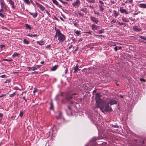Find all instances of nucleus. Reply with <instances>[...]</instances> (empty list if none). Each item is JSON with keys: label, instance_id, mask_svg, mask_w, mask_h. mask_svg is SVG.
Here are the masks:
<instances>
[{"label": "nucleus", "instance_id": "f257e3e1", "mask_svg": "<svg viewBox=\"0 0 146 146\" xmlns=\"http://www.w3.org/2000/svg\"><path fill=\"white\" fill-rule=\"evenodd\" d=\"M118 100L114 98H108L106 99V104L103 105L102 107L100 108V110L104 113L105 112H108L111 111L112 108L109 106V105L110 106L116 104L117 103Z\"/></svg>", "mask_w": 146, "mask_h": 146}, {"label": "nucleus", "instance_id": "f03ea898", "mask_svg": "<svg viewBox=\"0 0 146 146\" xmlns=\"http://www.w3.org/2000/svg\"><path fill=\"white\" fill-rule=\"evenodd\" d=\"M55 30L56 31V33L54 38L57 37L58 38V40L59 41V42H63L65 40V36L61 32L59 29H56V27L55 28Z\"/></svg>", "mask_w": 146, "mask_h": 146}, {"label": "nucleus", "instance_id": "7ed1b4c3", "mask_svg": "<svg viewBox=\"0 0 146 146\" xmlns=\"http://www.w3.org/2000/svg\"><path fill=\"white\" fill-rule=\"evenodd\" d=\"M98 138L94 137L91 140V142L88 143L85 146H97L96 143L94 141L95 140L98 139Z\"/></svg>", "mask_w": 146, "mask_h": 146}, {"label": "nucleus", "instance_id": "20e7f679", "mask_svg": "<svg viewBox=\"0 0 146 146\" xmlns=\"http://www.w3.org/2000/svg\"><path fill=\"white\" fill-rule=\"evenodd\" d=\"M99 1L100 3V4L99 5L100 11L101 12H103L105 9L104 7V3L102 1L100 0H99Z\"/></svg>", "mask_w": 146, "mask_h": 146}, {"label": "nucleus", "instance_id": "39448f33", "mask_svg": "<svg viewBox=\"0 0 146 146\" xmlns=\"http://www.w3.org/2000/svg\"><path fill=\"white\" fill-rule=\"evenodd\" d=\"M100 95L99 93H97L96 94L95 100L96 103L98 104L100 102Z\"/></svg>", "mask_w": 146, "mask_h": 146}, {"label": "nucleus", "instance_id": "423d86ee", "mask_svg": "<svg viewBox=\"0 0 146 146\" xmlns=\"http://www.w3.org/2000/svg\"><path fill=\"white\" fill-rule=\"evenodd\" d=\"M133 29L134 31L136 32H140L142 30V29L140 27L137 26H133Z\"/></svg>", "mask_w": 146, "mask_h": 146}, {"label": "nucleus", "instance_id": "0eeeda50", "mask_svg": "<svg viewBox=\"0 0 146 146\" xmlns=\"http://www.w3.org/2000/svg\"><path fill=\"white\" fill-rule=\"evenodd\" d=\"M80 0H76L75 2L72 3V5L74 7H78L80 4Z\"/></svg>", "mask_w": 146, "mask_h": 146}, {"label": "nucleus", "instance_id": "6e6552de", "mask_svg": "<svg viewBox=\"0 0 146 146\" xmlns=\"http://www.w3.org/2000/svg\"><path fill=\"white\" fill-rule=\"evenodd\" d=\"M1 7L2 8L6 9L7 8V6L5 5V3L3 0L0 1Z\"/></svg>", "mask_w": 146, "mask_h": 146}, {"label": "nucleus", "instance_id": "1a4fd4ad", "mask_svg": "<svg viewBox=\"0 0 146 146\" xmlns=\"http://www.w3.org/2000/svg\"><path fill=\"white\" fill-rule=\"evenodd\" d=\"M90 18L92 21L95 23L97 24L99 22L97 18L91 16L90 17Z\"/></svg>", "mask_w": 146, "mask_h": 146}, {"label": "nucleus", "instance_id": "9d476101", "mask_svg": "<svg viewBox=\"0 0 146 146\" xmlns=\"http://www.w3.org/2000/svg\"><path fill=\"white\" fill-rule=\"evenodd\" d=\"M66 111L68 115H70L72 114V110L70 106H68L67 109L66 110Z\"/></svg>", "mask_w": 146, "mask_h": 146}, {"label": "nucleus", "instance_id": "9b49d317", "mask_svg": "<svg viewBox=\"0 0 146 146\" xmlns=\"http://www.w3.org/2000/svg\"><path fill=\"white\" fill-rule=\"evenodd\" d=\"M36 5L40 9V10L43 11L45 9V7L42 5L37 2L35 3Z\"/></svg>", "mask_w": 146, "mask_h": 146}, {"label": "nucleus", "instance_id": "f8f14e48", "mask_svg": "<svg viewBox=\"0 0 146 146\" xmlns=\"http://www.w3.org/2000/svg\"><path fill=\"white\" fill-rule=\"evenodd\" d=\"M120 11L121 13H124L126 14H127L128 13L127 11L125 9H123V7L120 8Z\"/></svg>", "mask_w": 146, "mask_h": 146}, {"label": "nucleus", "instance_id": "ddd939ff", "mask_svg": "<svg viewBox=\"0 0 146 146\" xmlns=\"http://www.w3.org/2000/svg\"><path fill=\"white\" fill-rule=\"evenodd\" d=\"M138 7L141 8L146 9V4L144 3H142L139 4L138 5Z\"/></svg>", "mask_w": 146, "mask_h": 146}, {"label": "nucleus", "instance_id": "4468645a", "mask_svg": "<svg viewBox=\"0 0 146 146\" xmlns=\"http://www.w3.org/2000/svg\"><path fill=\"white\" fill-rule=\"evenodd\" d=\"M99 28V26L94 24H93L91 26V28L92 30H97Z\"/></svg>", "mask_w": 146, "mask_h": 146}, {"label": "nucleus", "instance_id": "2eb2a0df", "mask_svg": "<svg viewBox=\"0 0 146 146\" xmlns=\"http://www.w3.org/2000/svg\"><path fill=\"white\" fill-rule=\"evenodd\" d=\"M9 3L12 6L11 7L13 9L15 8V6L14 2L12 0H9Z\"/></svg>", "mask_w": 146, "mask_h": 146}, {"label": "nucleus", "instance_id": "dca6fc26", "mask_svg": "<svg viewBox=\"0 0 146 146\" xmlns=\"http://www.w3.org/2000/svg\"><path fill=\"white\" fill-rule=\"evenodd\" d=\"M36 42L40 45H42L44 44L45 41H44L41 40L39 41H37Z\"/></svg>", "mask_w": 146, "mask_h": 146}, {"label": "nucleus", "instance_id": "f3484780", "mask_svg": "<svg viewBox=\"0 0 146 146\" xmlns=\"http://www.w3.org/2000/svg\"><path fill=\"white\" fill-rule=\"evenodd\" d=\"M29 13L30 15H32L33 16V17L34 18H35L38 15V14L37 13H31V12H29Z\"/></svg>", "mask_w": 146, "mask_h": 146}, {"label": "nucleus", "instance_id": "a211bd4d", "mask_svg": "<svg viewBox=\"0 0 146 146\" xmlns=\"http://www.w3.org/2000/svg\"><path fill=\"white\" fill-rule=\"evenodd\" d=\"M80 10L83 12L85 13L86 14L88 12L87 9L85 8H82L80 9Z\"/></svg>", "mask_w": 146, "mask_h": 146}, {"label": "nucleus", "instance_id": "6ab92c4d", "mask_svg": "<svg viewBox=\"0 0 146 146\" xmlns=\"http://www.w3.org/2000/svg\"><path fill=\"white\" fill-rule=\"evenodd\" d=\"M53 3L57 6H59V7H61L58 1L56 0H52Z\"/></svg>", "mask_w": 146, "mask_h": 146}, {"label": "nucleus", "instance_id": "aec40b11", "mask_svg": "<svg viewBox=\"0 0 146 146\" xmlns=\"http://www.w3.org/2000/svg\"><path fill=\"white\" fill-rule=\"evenodd\" d=\"M58 66L57 65H55L51 69V70L52 71H54L57 68Z\"/></svg>", "mask_w": 146, "mask_h": 146}, {"label": "nucleus", "instance_id": "412c9836", "mask_svg": "<svg viewBox=\"0 0 146 146\" xmlns=\"http://www.w3.org/2000/svg\"><path fill=\"white\" fill-rule=\"evenodd\" d=\"M74 72H75L78 71L79 70L78 66V65H77L74 68Z\"/></svg>", "mask_w": 146, "mask_h": 146}, {"label": "nucleus", "instance_id": "4be33fe9", "mask_svg": "<svg viewBox=\"0 0 146 146\" xmlns=\"http://www.w3.org/2000/svg\"><path fill=\"white\" fill-rule=\"evenodd\" d=\"M57 119H61L62 118V114L61 113H60L58 116H57Z\"/></svg>", "mask_w": 146, "mask_h": 146}, {"label": "nucleus", "instance_id": "5701e85b", "mask_svg": "<svg viewBox=\"0 0 146 146\" xmlns=\"http://www.w3.org/2000/svg\"><path fill=\"white\" fill-rule=\"evenodd\" d=\"M122 21L123 22H127L129 21V20H128L127 18L122 17Z\"/></svg>", "mask_w": 146, "mask_h": 146}, {"label": "nucleus", "instance_id": "b1692460", "mask_svg": "<svg viewBox=\"0 0 146 146\" xmlns=\"http://www.w3.org/2000/svg\"><path fill=\"white\" fill-rule=\"evenodd\" d=\"M24 2L28 5H29L30 4V1L29 0H23Z\"/></svg>", "mask_w": 146, "mask_h": 146}, {"label": "nucleus", "instance_id": "393cba45", "mask_svg": "<svg viewBox=\"0 0 146 146\" xmlns=\"http://www.w3.org/2000/svg\"><path fill=\"white\" fill-rule=\"evenodd\" d=\"M113 12H114V16L115 17H116L118 15V13L115 10L113 11Z\"/></svg>", "mask_w": 146, "mask_h": 146}, {"label": "nucleus", "instance_id": "a878e982", "mask_svg": "<svg viewBox=\"0 0 146 146\" xmlns=\"http://www.w3.org/2000/svg\"><path fill=\"white\" fill-rule=\"evenodd\" d=\"M26 27L28 29L31 30L32 29V27H31L29 24H25Z\"/></svg>", "mask_w": 146, "mask_h": 146}, {"label": "nucleus", "instance_id": "bb28decb", "mask_svg": "<svg viewBox=\"0 0 146 146\" xmlns=\"http://www.w3.org/2000/svg\"><path fill=\"white\" fill-rule=\"evenodd\" d=\"M50 109L52 110H53V103H52V100H51L50 103Z\"/></svg>", "mask_w": 146, "mask_h": 146}, {"label": "nucleus", "instance_id": "cd10ccee", "mask_svg": "<svg viewBox=\"0 0 146 146\" xmlns=\"http://www.w3.org/2000/svg\"><path fill=\"white\" fill-rule=\"evenodd\" d=\"M139 37L141 39H142L146 41V37L145 36L139 35Z\"/></svg>", "mask_w": 146, "mask_h": 146}, {"label": "nucleus", "instance_id": "c85d7f7f", "mask_svg": "<svg viewBox=\"0 0 146 146\" xmlns=\"http://www.w3.org/2000/svg\"><path fill=\"white\" fill-rule=\"evenodd\" d=\"M62 3L64 4L68 5V4L67 2H65L63 1L62 0H59Z\"/></svg>", "mask_w": 146, "mask_h": 146}, {"label": "nucleus", "instance_id": "c756f323", "mask_svg": "<svg viewBox=\"0 0 146 146\" xmlns=\"http://www.w3.org/2000/svg\"><path fill=\"white\" fill-rule=\"evenodd\" d=\"M16 95V92H15L13 94H10L9 96L11 97H13Z\"/></svg>", "mask_w": 146, "mask_h": 146}, {"label": "nucleus", "instance_id": "7c9ffc66", "mask_svg": "<svg viewBox=\"0 0 146 146\" xmlns=\"http://www.w3.org/2000/svg\"><path fill=\"white\" fill-rule=\"evenodd\" d=\"M23 42L24 44H28L29 43V42L27 40L25 39H24L23 40Z\"/></svg>", "mask_w": 146, "mask_h": 146}, {"label": "nucleus", "instance_id": "2f4dec72", "mask_svg": "<svg viewBox=\"0 0 146 146\" xmlns=\"http://www.w3.org/2000/svg\"><path fill=\"white\" fill-rule=\"evenodd\" d=\"M23 111H21L20 112L19 115L21 117L23 116Z\"/></svg>", "mask_w": 146, "mask_h": 146}, {"label": "nucleus", "instance_id": "473e14b6", "mask_svg": "<svg viewBox=\"0 0 146 146\" xmlns=\"http://www.w3.org/2000/svg\"><path fill=\"white\" fill-rule=\"evenodd\" d=\"M3 60L4 61H8V62H10V61H12V60L11 59H4Z\"/></svg>", "mask_w": 146, "mask_h": 146}, {"label": "nucleus", "instance_id": "72a5a7b5", "mask_svg": "<svg viewBox=\"0 0 146 146\" xmlns=\"http://www.w3.org/2000/svg\"><path fill=\"white\" fill-rule=\"evenodd\" d=\"M77 94V93H75L73 94L70 97V98L71 99L73 98L74 97V96L75 95Z\"/></svg>", "mask_w": 146, "mask_h": 146}, {"label": "nucleus", "instance_id": "f704fd0d", "mask_svg": "<svg viewBox=\"0 0 146 146\" xmlns=\"http://www.w3.org/2000/svg\"><path fill=\"white\" fill-rule=\"evenodd\" d=\"M3 115L2 113H0V118H2L3 117ZM1 120V119H0V122Z\"/></svg>", "mask_w": 146, "mask_h": 146}, {"label": "nucleus", "instance_id": "c9c22d12", "mask_svg": "<svg viewBox=\"0 0 146 146\" xmlns=\"http://www.w3.org/2000/svg\"><path fill=\"white\" fill-rule=\"evenodd\" d=\"M84 98H80L78 99V102H81L82 100H83Z\"/></svg>", "mask_w": 146, "mask_h": 146}, {"label": "nucleus", "instance_id": "e433bc0d", "mask_svg": "<svg viewBox=\"0 0 146 146\" xmlns=\"http://www.w3.org/2000/svg\"><path fill=\"white\" fill-rule=\"evenodd\" d=\"M75 32L76 34H77L78 35H79L80 34V31H78L77 30L76 31H75Z\"/></svg>", "mask_w": 146, "mask_h": 146}, {"label": "nucleus", "instance_id": "4c0bfd02", "mask_svg": "<svg viewBox=\"0 0 146 146\" xmlns=\"http://www.w3.org/2000/svg\"><path fill=\"white\" fill-rule=\"evenodd\" d=\"M104 33V29H102L100 31H99V34H102L103 33Z\"/></svg>", "mask_w": 146, "mask_h": 146}, {"label": "nucleus", "instance_id": "58836bf2", "mask_svg": "<svg viewBox=\"0 0 146 146\" xmlns=\"http://www.w3.org/2000/svg\"><path fill=\"white\" fill-rule=\"evenodd\" d=\"M58 95H57L55 97V99L56 101H58L59 100L58 98Z\"/></svg>", "mask_w": 146, "mask_h": 146}, {"label": "nucleus", "instance_id": "ea45409f", "mask_svg": "<svg viewBox=\"0 0 146 146\" xmlns=\"http://www.w3.org/2000/svg\"><path fill=\"white\" fill-rule=\"evenodd\" d=\"M112 127L114 128H118L119 127L117 125H112Z\"/></svg>", "mask_w": 146, "mask_h": 146}, {"label": "nucleus", "instance_id": "a19ab883", "mask_svg": "<svg viewBox=\"0 0 146 146\" xmlns=\"http://www.w3.org/2000/svg\"><path fill=\"white\" fill-rule=\"evenodd\" d=\"M111 24H112L113 23H114L116 22V21L115 20L113 19L111 21Z\"/></svg>", "mask_w": 146, "mask_h": 146}, {"label": "nucleus", "instance_id": "79ce46f5", "mask_svg": "<svg viewBox=\"0 0 146 146\" xmlns=\"http://www.w3.org/2000/svg\"><path fill=\"white\" fill-rule=\"evenodd\" d=\"M32 69L33 70H36L37 69V68L36 66H34L32 67Z\"/></svg>", "mask_w": 146, "mask_h": 146}, {"label": "nucleus", "instance_id": "37998d69", "mask_svg": "<svg viewBox=\"0 0 146 146\" xmlns=\"http://www.w3.org/2000/svg\"><path fill=\"white\" fill-rule=\"evenodd\" d=\"M114 50L115 51H116L118 49V46H115L114 48Z\"/></svg>", "mask_w": 146, "mask_h": 146}, {"label": "nucleus", "instance_id": "c03bdc74", "mask_svg": "<svg viewBox=\"0 0 146 146\" xmlns=\"http://www.w3.org/2000/svg\"><path fill=\"white\" fill-rule=\"evenodd\" d=\"M0 16L2 18H3L4 17V15L1 13H0Z\"/></svg>", "mask_w": 146, "mask_h": 146}, {"label": "nucleus", "instance_id": "a18cd8bd", "mask_svg": "<svg viewBox=\"0 0 146 146\" xmlns=\"http://www.w3.org/2000/svg\"><path fill=\"white\" fill-rule=\"evenodd\" d=\"M95 13L96 15H99L100 14V13L98 11L94 12Z\"/></svg>", "mask_w": 146, "mask_h": 146}, {"label": "nucleus", "instance_id": "49530a36", "mask_svg": "<svg viewBox=\"0 0 146 146\" xmlns=\"http://www.w3.org/2000/svg\"><path fill=\"white\" fill-rule=\"evenodd\" d=\"M1 48L2 49L3 48L5 47V46L4 45H0Z\"/></svg>", "mask_w": 146, "mask_h": 146}, {"label": "nucleus", "instance_id": "de8ad7c7", "mask_svg": "<svg viewBox=\"0 0 146 146\" xmlns=\"http://www.w3.org/2000/svg\"><path fill=\"white\" fill-rule=\"evenodd\" d=\"M50 45H49L45 46V48H49L50 47Z\"/></svg>", "mask_w": 146, "mask_h": 146}, {"label": "nucleus", "instance_id": "09e8293b", "mask_svg": "<svg viewBox=\"0 0 146 146\" xmlns=\"http://www.w3.org/2000/svg\"><path fill=\"white\" fill-rule=\"evenodd\" d=\"M5 76L6 75L4 74L1 75V76H0V77L1 78H4L5 77Z\"/></svg>", "mask_w": 146, "mask_h": 146}, {"label": "nucleus", "instance_id": "8fccbe9b", "mask_svg": "<svg viewBox=\"0 0 146 146\" xmlns=\"http://www.w3.org/2000/svg\"><path fill=\"white\" fill-rule=\"evenodd\" d=\"M37 90V89L36 88H35L34 90L33 91V93L35 94Z\"/></svg>", "mask_w": 146, "mask_h": 146}, {"label": "nucleus", "instance_id": "3c124183", "mask_svg": "<svg viewBox=\"0 0 146 146\" xmlns=\"http://www.w3.org/2000/svg\"><path fill=\"white\" fill-rule=\"evenodd\" d=\"M45 11H46V13L48 16L50 15V13L48 11L46 10H45Z\"/></svg>", "mask_w": 146, "mask_h": 146}, {"label": "nucleus", "instance_id": "603ef678", "mask_svg": "<svg viewBox=\"0 0 146 146\" xmlns=\"http://www.w3.org/2000/svg\"><path fill=\"white\" fill-rule=\"evenodd\" d=\"M55 128V126H54L53 127L52 129V133H55V132H54V129Z\"/></svg>", "mask_w": 146, "mask_h": 146}, {"label": "nucleus", "instance_id": "864d4df0", "mask_svg": "<svg viewBox=\"0 0 146 146\" xmlns=\"http://www.w3.org/2000/svg\"><path fill=\"white\" fill-rule=\"evenodd\" d=\"M110 2L112 4H114L115 3V2L114 1L112 0H110Z\"/></svg>", "mask_w": 146, "mask_h": 146}, {"label": "nucleus", "instance_id": "5fc2aeb1", "mask_svg": "<svg viewBox=\"0 0 146 146\" xmlns=\"http://www.w3.org/2000/svg\"><path fill=\"white\" fill-rule=\"evenodd\" d=\"M79 15L81 16H83L84 15L81 13H79Z\"/></svg>", "mask_w": 146, "mask_h": 146}, {"label": "nucleus", "instance_id": "6e6d98bb", "mask_svg": "<svg viewBox=\"0 0 146 146\" xmlns=\"http://www.w3.org/2000/svg\"><path fill=\"white\" fill-rule=\"evenodd\" d=\"M27 36H29L31 37H32V34L29 33L27 35Z\"/></svg>", "mask_w": 146, "mask_h": 146}, {"label": "nucleus", "instance_id": "4d7b16f0", "mask_svg": "<svg viewBox=\"0 0 146 146\" xmlns=\"http://www.w3.org/2000/svg\"><path fill=\"white\" fill-rule=\"evenodd\" d=\"M23 99L25 100V102H27V100L25 99V96H23Z\"/></svg>", "mask_w": 146, "mask_h": 146}, {"label": "nucleus", "instance_id": "13d9d810", "mask_svg": "<svg viewBox=\"0 0 146 146\" xmlns=\"http://www.w3.org/2000/svg\"><path fill=\"white\" fill-rule=\"evenodd\" d=\"M27 68L29 69L28 70V71H29V70H33V69H32V67H31V68H30V67H27Z\"/></svg>", "mask_w": 146, "mask_h": 146}, {"label": "nucleus", "instance_id": "bf43d9fd", "mask_svg": "<svg viewBox=\"0 0 146 146\" xmlns=\"http://www.w3.org/2000/svg\"><path fill=\"white\" fill-rule=\"evenodd\" d=\"M140 80L141 81H143V82H145V80L143 79V78H140Z\"/></svg>", "mask_w": 146, "mask_h": 146}, {"label": "nucleus", "instance_id": "052dcab7", "mask_svg": "<svg viewBox=\"0 0 146 146\" xmlns=\"http://www.w3.org/2000/svg\"><path fill=\"white\" fill-rule=\"evenodd\" d=\"M37 68V69L38 68H40L41 66L40 65H37L36 66Z\"/></svg>", "mask_w": 146, "mask_h": 146}, {"label": "nucleus", "instance_id": "680f3d73", "mask_svg": "<svg viewBox=\"0 0 146 146\" xmlns=\"http://www.w3.org/2000/svg\"><path fill=\"white\" fill-rule=\"evenodd\" d=\"M91 32H92L90 31H89L84 32V33H89V34H91Z\"/></svg>", "mask_w": 146, "mask_h": 146}, {"label": "nucleus", "instance_id": "e2e57ef3", "mask_svg": "<svg viewBox=\"0 0 146 146\" xmlns=\"http://www.w3.org/2000/svg\"><path fill=\"white\" fill-rule=\"evenodd\" d=\"M74 25L76 27H77L78 25V24L77 23H74Z\"/></svg>", "mask_w": 146, "mask_h": 146}, {"label": "nucleus", "instance_id": "0e129e2a", "mask_svg": "<svg viewBox=\"0 0 146 146\" xmlns=\"http://www.w3.org/2000/svg\"><path fill=\"white\" fill-rule=\"evenodd\" d=\"M38 36V35H37L36 34L32 35V37H35Z\"/></svg>", "mask_w": 146, "mask_h": 146}, {"label": "nucleus", "instance_id": "69168bd1", "mask_svg": "<svg viewBox=\"0 0 146 146\" xmlns=\"http://www.w3.org/2000/svg\"><path fill=\"white\" fill-rule=\"evenodd\" d=\"M129 3H131V4L132 3H133V0H129Z\"/></svg>", "mask_w": 146, "mask_h": 146}, {"label": "nucleus", "instance_id": "338daca9", "mask_svg": "<svg viewBox=\"0 0 146 146\" xmlns=\"http://www.w3.org/2000/svg\"><path fill=\"white\" fill-rule=\"evenodd\" d=\"M120 98H122L123 97V96H124L122 95H121V94H120L119 96Z\"/></svg>", "mask_w": 146, "mask_h": 146}, {"label": "nucleus", "instance_id": "774afa93", "mask_svg": "<svg viewBox=\"0 0 146 146\" xmlns=\"http://www.w3.org/2000/svg\"><path fill=\"white\" fill-rule=\"evenodd\" d=\"M118 48L119 50L121 49L122 48V47L121 46H118Z\"/></svg>", "mask_w": 146, "mask_h": 146}]
</instances>
